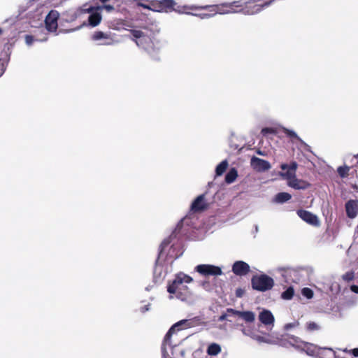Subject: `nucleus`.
Here are the masks:
<instances>
[{
  "label": "nucleus",
  "mask_w": 358,
  "mask_h": 358,
  "mask_svg": "<svg viewBox=\"0 0 358 358\" xmlns=\"http://www.w3.org/2000/svg\"><path fill=\"white\" fill-rule=\"evenodd\" d=\"M227 165H228V164H227V161L225 160V164H224L225 169L227 168Z\"/></svg>",
  "instance_id": "603ef678"
},
{
  "label": "nucleus",
  "mask_w": 358,
  "mask_h": 358,
  "mask_svg": "<svg viewBox=\"0 0 358 358\" xmlns=\"http://www.w3.org/2000/svg\"><path fill=\"white\" fill-rule=\"evenodd\" d=\"M223 5L218 6V5H213V6H206L205 7H199L201 9H203L206 10L207 12L202 13L199 14V15L202 17H210L213 15H215L217 13L222 14ZM192 9H198L199 7H192Z\"/></svg>",
  "instance_id": "2eb2a0df"
},
{
  "label": "nucleus",
  "mask_w": 358,
  "mask_h": 358,
  "mask_svg": "<svg viewBox=\"0 0 358 358\" xmlns=\"http://www.w3.org/2000/svg\"><path fill=\"white\" fill-rule=\"evenodd\" d=\"M177 3L174 0H151L152 11L158 13H171L176 11Z\"/></svg>",
  "instance_id": "20e7f679"
},
{
  "label": "nucleus",
  "mask_w": 358,
  "mask_h": 358,
  "mask_svg": "<svg viewBox=\"0 0 358 358\" xmlns=\"http://www.w3.org/2000/svg\"><path fill=\"white\" fill-rule=\"evenodd\" d=\"M216 176H222L224 173V161L220 162L216 167Z\"/></svg>",
  "instance_id": "c9c22d12"
},
{
  "label": "nucleus",
  "mask_w": 358,
  "mask_h": 358,
  "mask_svg": "<svg viewBox=\"0 0 358 358\" xmlns=\"http://www.w3.org/2000/svg\"><path fill=\"white\" fill-rule=\"evenodd\" d=\"M257 153L258 155H262V156H264V152H262V151H261L260 150H258L257 151Z\"/></svg>",
  "instance_id": "de8ad7c7"
},
{
  "label": "nucleus",
  "mask_w": 358,
  "mask_h": 358,
  "mask_svg": "<svg viewBox=\"0 0 358 358\" xmlns=\"http://www.w3.org/2000/svg\"><path fill=\"white\" fill-rule=\"evenodd\" d=\"M92 10H93V8H92V7H91V8L88 10V12H90V11H92Z\"/></svg>",
  "instance_id": "864d4df0"
},
{
  "label": "nucleus",
  "mask_w": 358,
  "mask_h": 358,
  "mask_svg": "<svg viewBox=\"0 0 358 358\" xmlns=\"http://www.w3.org/2000/svg\"><path fill=\"white\" fill-rule=\"evenodd\" d=\"M258 318L260 322L266 327L268 331L272 330L274 327L275 317L270 310L263 309L259 313Z\"/></svg>",
  "instance_id": "1a4fd4ad"
},
{
  "label": "nucleus",
  "mask_w": 358,
  "mask_h": 358,
  "mask_svg": "<svg viewBox=\"0 0 358 358\" xmlns=\"http://www.w3.org/2000/svg\"><path fill=\"white\" fill-rule=\"evenodd\" d=\"M237 177V171L234 168L231 169L227 175H225V183L231 184L234 182Z\"/></svg>",
  "instance_id": "bb28decb"
},
{
  "label": "nucleus",
  "mask_w": 358,
  "mask_h": 358,
  "mask_svg": "<svg viewBox=\"0 0 358 358\" xmlns=\"http://www.w3.org/2000/svg\"><path fill=\"white\" fill-rule=\"evenodd\" d=\"M138 6L142 7L143 8L152 10V8L151 7V1H150L149 4H145L143 3H138Z\"/></svg>",
  "instance_id": "ea45409f"
},
{
  "label": "nucleus",
  "mask_w": 358,
  "mask_h": 358,
  "mask_svg": "<svg viewBox=\"0 0 358 358\" xmlns=\"http://www.w3.org/2000/svg\"><path fill=\"white\" fill-rule=\"evenodd\" d=\"M338 350L342 351L345 354V357L340 358H355L358 357V348L348 350V348H338Z\"/></svg>",
  "instance_id": "393cba45"
},
{
  "label": "nucleus",
  "mask_w": 358,
  "mask_h": 358,
  "mask_svg": "<svg viewBox=\"0 0 358 358\" xmlns=\"http://www.w3.org/2000/svg\"><path fill=\"white\" fill-rule=\"evenodd\" d=\"M91 38L95 41L103 40L104 41L101 43L100 45H110L113 43V39L110 33H105L101 31H94L92 35Z\"/></svg>",
  "instance_id": "dca6fc26"
},
{
  "label": "nucleus",
  "mask_w": 358,
  "mask_h": 358,
  "mask_svg": "<svg viewBox=\"0 0 358 358\" xmlns=\"http://www.w3.org/2000/svg\"><path fill=\"white\" fill-rule=\"evenodd\" d=\"M289 187L295 189H305L309 187V183L303 180L295 177L290 182H287Z\"/></svg>",
  "instance_id": "4be33fe9"
},
{
  "label": "nucleus",
  "mask_w": 358,
  "mask_h": 358,
  "mask_svg": "<svg viewBox=\"0 0 358 358\" xmlns=\"http://www.w3.org/2000/svg\"><path fill=\"white\" fill-rule=\"evenodd\" d=\"M350 289L353 292L358 294V286H357V285H352L351 287H350Z\"/></svg>",
  "instance_id": "a18cd8bd"
},
{
  "label": "nucleus",
  "mask_w": 358,
  "mask_h": 358,
  "mask_svg": "<svg viewBox=\"0 0 358 358\" xmlns=\"http://www.w3.org/2000/svg\"><path fill=\"white\" fill-rule=\"evenodd\" d=\"M101 21V15L99 13H92L88 17L89 24L92 27L97 26Z\"/></svg>",
  "instance_id": "b1692460"
},
{
  "label": "nucleus",
  "mask_w": 358,
  "mask_h": 358,
  "mask_svg": "<svg viewBox=\"0 0 358 358\" xmlns=\"http://www.w3.org/2000/svg\"><path fill=\"white\" fill-rule=\"evenodd\" d=\"M301 294L308 299H311L314 296L313 291L308 287L303 288L301 289Z\"/></svg>",
  "instance_id": "473e14b6"
},
{
  "label": "nucleus",
  "mask_w": 358,
  "mask_h": 358,
  "mask_svg": "<svg viewBox=\"0 0 358 358\" xmlns=\"http://www.w3.org/2000/svg\"><path fill=\"white\" fill-rule=\"evenodd\" d=\"M282 131L287 137L290 138L291 139H296L299 141H302V140L299 137L294 131L284 127L282 128Z\"/></svg>",
  "instance_id": "c756f323"
},
{
  "label": "nucleus",
  "mask_w": 358,
  "mask_h": 358,
  "mask_svg": "<svg viewBox=\"0 0 358 358\" xmlns=\"http://www.w3.org/2000/svg\"><path fill=\"white\" fill-rule=\"evenodd\" d=\"M251 284L254 289L266 292L273 288L274 280L266 274L256 275L252 278Z\"/></svg>",
  "instance_id": "f03ea898"
},
{
  "label": "nucleus",
  "mask_w": 358,
  "mask_h": 358,
  "mask_svg": "<svg viewBox=\"0 0 358 358\" xmlns=\"http://www.w3.org/2000/svg\"><path fill=\"white\" fill-rule=\"evenodd\" d=\"M251 166L259 172L266 171L271 169V164L268 161L257 157H252L250 160Z\"/></svg>",
  "instance_id": "ddd939ff"
},
{
  "label": "nucleus",
  "mask_w": 358,
  "mask_h": 358,
  "mask_svg": "<svg viewBox=\"0 0 358 358\" xmlns=\"http://www.w3.org/2000/svg\"><path fill=\"white\" fill-rule=\"evenodd\" d=\"M201 318L200 317H195L192 319L180 320L176 323L175 325H177V330L178 331L182 329L196 327L201 324Z\"/></svg>",
  "instance_id": "a211bd4d"
},
{
  "label": "nucleus",
  "mask_w": 358,
  "mask_h": 358,
  "mask_svg": "<svg viewBox=\"0 0 358 358\" xmlns=\"http://www.w3.org/2000/svg\"><path fill=\"white\" fill-rule=\"evenodd\" d=\"M195 271L203 276H217L222 274V268L211 264H199L195 267Z\"/></svg>",
  "instance_id": "423d86ee"
},
{
  "label": "nucleus",
  "mask_w": 358,
  "mask_h": 358,
  "mask_svg": "<svg viewBox=\"0 0 358 358\" xmlns=\"http://www.w3.org/2000/svg\"><path fill=\"white\" fill-rule=\"evenodd\" d=\"M243 13L245 15H255L261 12L264 8L269 6L272 1H268L263 4H257L254 6H248L247 2H243Z\"/></svg>",
  "instance_id": "f8f14e48"
},
{
  "label": "nucleus",
  "mask_w": 358,
  "mask_h": 358,
  "mask_svg": "<svg viewBox=\"0 0 358 358\" xmlns=\"http://www.w3.org/2000/svg\"><path fill=\"white\" fill-rule=\"evenodd\" d=\"M350 169L348 166H339L337 169V172L341 178H346L348 176Z\"/></svg>",
  "instance_id": "2f4dec72"
},
{
  "label": "nucleus",
  "mask_w": 358,
  "mask_h": 358,
  "mask_svg": "<svg viewBox=\"0 0 358 358\" xmlns=\"http://www.w3.org/2000/svg\"><path fill=\"white\" fill-rule=\"evenodd\" d=\"M243 2L242 1H235L230 3H225V15L236 13H243Z\"/></svg>",
  "instance_id": "aec40b11"
},
{
  "label": "nucleus",
  "mask_w": 358,
  "mask_h": 358,
  "mask_svg": "<svg viewBox=\"0 0 358 358\" xmlns=\"http://www.w3.org/2000/svg\"><path fill=\"white\" fill-rule=\"evenodd\" d=\"M219 320L220 321H222L224 320V313L222 314L220 317H219Z\"/></svg>",
  "instance_id": "09e8293b"
},
{
  "label": "nucleus",
  "mask_w": 358,
  "mask_h": 358,
  "mask_svg": "<svg viewBox=\"0 0 358 358\" xmlns=\"http://www.w3.org/2000/svg\"><path fill=\"white\" fill-rule=\"evenodd\" d=\"M352 188L358 193V178L355 180L352 185Z\"/></svg>",
  "instance_id": "c03bdc74"
},
{
  "label": "nucleus",
  "mask_w": 358,
  "mask_h": 358,
  "mask_svg": "<svg viewBox=\"0 0 358 358\" xmlns=\"http://www.w3.org/2000/svg\"><path fill=\"white\" fill-rule=\"evenodd\" d=\"M294 294V290L292 287H289L281 294V297L285 300H290Z\"/></svg>",
  "instance_id": "7c9ffc66"
},
{
  "label": "nucleus",
  "mask_w": 358,
  "mask_h": 358,
  "mask_svg": "<svg viewBox=\"0 0 358 358\" xmlns=\"http://www.w3.org/2000/svg\"><path fill=\"white\" fill-rule=\"evenodd\" d=\"M292 198L291 194L287 192H280L275 195L274 201L278 203H282L289 201Z\"/></svg>",
  "instance_id": "a878e982"
},
{
  "label": "nucleus",
  "mask_w": 358,
  "mask_h": 358,
  "mask_svg": "<svg viewBox=\"0 0 358 358\" xmlns=\"http://www.w3.org/2000/svg\"><path fill=\"white\" fill-rule=\"evenodd\" d=\"M208 208V203H207L205 194H202L198 196L192 203L190 206L189 212L193 213H201L206 210Z\"/></svg>",
  "instance_id": "6e6552de"
},
{
  "label": "nucleus",
  "mask_w": 358,
  "mask_h": 358,
  "mask_svg": "<svg viewBox=\"0 0 358 358\" xmlns=\"http://www.w3.org/2000/svg\"><path fill=\"white\" fill-rule=\"evenodd\" d=\"M345 211L347 216L350 219H355L358 215V201L350 199L346 202Z\"/></svg>",
  "instance_id": "6ab92c4d"
},
{
  "label": "nucleus",
  "mask_w": 358,
  "mask_h": 358,
  "mask_svg": "<svg viewBox=\"0 0 358 358\" xmlns=\"http://www.w3.org/2000/svg\"><path fill=\"white\" fill-rule=\"evenodd\" d=\"M251 1H253V2H257V1H258L259 0H251Z\"/></svg>",
  "instance_id": "5fc2aeb1"
},
{
  "label": "nucleus",
  "mask_w": 358,
  "mask_h": 358,
  "mask_svg": "<svg viewBox=\"0 0 358 358\" xmlns=\"http://www.w3.org/2000/svg\"><path fill=\"white\" fill-rule=\"evenodd\" d=\"M298 164L296 162H292L289 165L287 164H282L280 168L282 170H287L286 172H280L279 176L283 179L287 180V182H290L292 179L296 177V171L297 169Z\"/></svg>",
  "instance_id": "0eeeda50"
},
{
  "label": "nucleus",
  "mask_w": 358,
  "mask_h": 358,
  "mask_svg": "<svg viewBox=\"0 0 358 358\" xmlns=\"http://www.w3.org/2000/svg\"><path fill=\"white\" fill-rule=\"evenodd\" d=\"M3 33V29L0 28V36L2 35Z\"/></svg>",
  "instance_id": "3c124183"
},
{
  "label": "nucleus",
  "mask_w": 358,
  "mask_h": 358,
  "mask_svg": "<svg viewBox=\"0 0 358 358\" xmlns=\"http://www.w3.org/2000/svg\"><path fill=\"white\" fill-rule=\"evenodd\" d=\"M316 358H340V355H336V351L331 348H320Z\"/></svg>",
  "instance_id": "412c9836"
},
{
  "label": "nucleus",
  "mask_w": 358,
  "mask_h": 358,
  "mask_svg": "<svg viewBox=\"0 0 358 358\" xmlns=\"http://www.w3.org/2000/svg\"><path fill=\"white\" fill-rule=\"evenodd\" d=\"M10 49H11V45L10 44L6 43L4 45L3 51H4L5 54L6 55V56H8L10 53Z\"/></svg>",
  "instance_id": "a19ab883"
},
{
  "label": "nucleus",
  "mask_w": 358,
  "mask_h": 358,
  "mask_svg": "<svg viewBox=\"0 0 358 358\" xmlns=\"http://www.w3.org/2000/svg\"><path fill=\"white\" fill-rule=\"evenodd\" d=\"M307 329L310 331H318L320 329V327L314 322H309L307 323Z\"/></svg>",
  "instance_id": "72a5a7b5"
},
{
  "label": "nucleus",
  "mask_w": 358,
  "mask_h": 358,
  "mask_svg": "<svg viewBox=\"0 0 358 358\" xmlns=\"http://www.w3.org/2000/svg\"><path fill=\"white\" fill-rule=\"evenodd\" d=\"M290 343L292 346L296 349L304 351L307 355L317 357V354L319 351L320 348L317 345L304 342L296 337H292Z\"/></svg>",
  "instance_id": "39448f33"
},
{
  "label": "nucleus",
  "mask_w": 358,
  "mask_h": 358,
  "mask_svg": "<svg viewBox=\"0 0 358 358\" xmlns=\"http://www.w3.org/2000/svg\"><path fill=\"white\" fill-rule=\"evenodd\" d=\"M271 130V129H269V128H264V129H262V132L263 134H265V133H267V132L270 131Z\"/></svg>",
  "instance_id": "49530a36"
},
{
  "label": "nucleus",
  "mask_w": 358,
  "mask_h": 358,
  "mask_svg": "<svg viewBox=\"0 0 358 358\" xmlns=\"http://www.w3.org/2000/svg\"><path fill=\"white\" fill-rule=\"evenodd\" d=\"M296 213L302 220L308 224L313 227H319L320 225V222L317 216L310 211L306 210H298Z\"/></svg>",
  "instance_id": "9b49d317"
},
{
  "label": "nucleus",
  "mask_w": 358,
  "mask_h": 358,
  "mask_svg": "<svg viewBox=\"0 0 358 358\" xmlns=\"http://www.w3.org/2000/svg\"><path fill=\"white\" fill-rule=\"evenodd\" d=\"M354 278V272L349 271L342 275V279L346 282H350Z\"/></svg>",
  "instance_id": "f704fd0d"
},
{
  "label": "nucleus",
  "mask_w": 358,
  "mask_h": 358,
  "mask_svg": "<svg viewBox=\"0 0 358 358\" xmlns=\"http://www.w3.org/2000/svg\"><path fill=\"white\" fill-rule=\"evenodd\" d=\"M192 278L184 273H179L176 275L175 279L169 283L167 291L170 294H176V297L185 300L189 294V288L184 283H190Z\"/></svg>",
  "instance_id": "f257e3e1"
},
{
  "label": "nucleus",
  "mask_w": 358,
  "mask_h": 358,
  "mask_svg": "<svg viewBox=\"0 0 358 358\" xmlns=\"http://www.w3.org/2000/svg\"><path fill=\"white\" fill-rule=\"evenodd\" d=\"M131 34H132L133 38L132 40L135 41L136 44L145 50H146L149 53L148 47L150 45L152 50L155 51V49L153 47V43L151 38L146 36L143 31L141 30L137 29H131Z\"/></svg>",
  "instance_id": "7ed1b4c3"
},
{
  "label": "nucleus",
  "mask_w": 358,
  "mask_h": 358,
  "mask_svg": "<svg viewBox=\"0 0 358 358\" xmlns=\"http://www.w3.org/2000/svg\"><path fill=\"white\" fill-rule=\"evenodd\" d=\"M299 325V323L297 322H294L291 323L286 324L285 325V329L287 331L290 330L292 328H294Z\"/></svg>",
  "instance_id": "4c0bfd02"
},
{
  "label": "nucleus",
  "mask_w": 358,
  "mask_h": 358,
  "mask_svg": "<svg viewBox=\"0 0 358 358\" xmlns=\"http://www.w3.org/2000/svg\"><path fill=\"white\" fill-rule=\"evenodd\" d=\"M59 14L57 10H52L47 15L45 19V28L48 31L54 32L56 31L58 28V19Z\"/></svg>",
  "instance_id": "9d476101"
},
{
  "label": "nucleus",
  "mask_w": 358,
  "mask_h": 358,
  "mask_svg": "<svg viewBox=\"0 0 358 358\" xmlns=\"http://www.w3.org/2000/svg\"><path fill=\"white\" fill-rule=\"evenodd\" d=\"M176 330H177V325L173 324L169 329L167 333L166 334V335H165V336L164 338V341H163L164 344H169V345H170L171 336L176 332Z\"/></svg>",
  "instance_id": "c85d7f7f"
},
{
  "label": "nucleus",
  "mask_w": 358,
  "mask_h": 358,
  "mask_svg": "<svg viewBox=\"0 0 358 358\" xmlns=\"http://www.w3.org/2000/svg\"><path fill=\"white\" fill-rule=\"evenodd\" d=\"M221 352V347L216 343H211L207 349V353L209 355H217Z\"/></svg>",
  "instance_id": "cd10ccee"
},
{
  "label": "nucleus",
  "mask_w": 358,
  "mask_h": 358,
  "mask_svg": "<svg viewBox=\"0 0 358 358\" xmlns=\"http://www.w3.org/2000/svg\"><path fill=\"white\" fill-rule=\"evenodd\" d=\"M169 243H170V241L169 240H164V241H162V243L159 245V256L163 252V250L169 245Z\"/></svg>",
  "instance_id": "e433bc0d"
},
{
  "label": "nucleus",
  "mask_w": 358,
  "mask_h": 358,
  "mask_svg": "<svg viewBox=\"0 0 358 358\" xmlns=\"http://www.w3.org/2000/svg\"><path fill=\"white\" fill-rule=\"evenodd\" d=\"M232 271L236 275H245L250 271V266L243 261H236L232 266Z\"/></svg>",
  "instance_id": "f3484780"
},
{
  "label": "nucleus",
  "mask_w": 358,
  "mask_h": 358,
  "mask_svg": "<svg viewBox=\"0 0 358 358\" xmlns=\"http://www.w3.org/2000/svg\"><path fill=\"white\" fill-rule=\"evenodd\" d=\"M236 314L247 322H252L255 319V315L252 311H237Z\"/></svg>",
  "instance_id": "5701e85b"
},
{
  "label": "nucleus",
  "mask_w": 358,
  "mask_h": 358,
  "mask_svg": "<svg viewBox=\"0 0 358 358\" xmlns=\"http://www.w3.org/2000/svg\"><path fill=\"white\" fill-rule=\"evenodd\" d=\"M243 333L245 335L250 336L252 339L257 341L259 343H268V344L274 343V341L270 338V335L268 334L262 336L253 331L247 330V329H243Z\"/></svg>",
  "instance_id": "4468645a"
},
{
  "label": "nucleus",
  "mask_w": 358,
  "mask_h": 358,
  "mask_svg": "<svg viewBox=\"0 0 358 358\" xmlns=\"http://www.w3.org/2000/svg\"><path fill=\"white\" fill-rule=\"evenodd\" d=\"M104 8L108 11H112L114 10V6L112 5H105Z\"/></svg>",
  "instance_id": "37998d69"
},
{
  "label": "nucleus",
  "mask_w": 358,
  "mask_h": 358,
  "mask_svg": "<svg viewBox=\"0 0 358 358\" xmlns=\"http://www.w3.org/2000/svg\"><path fill=\"white\" fill-rule=\"evenodd\" d=\"M101 3H104L107 1H108L109 0H99Z\"/></svg>",
  "instance_id": "8fccbe9b"
},
{
  "label": "nucleus",
  "mask_w": 358,
  "mask_h": 358,
  "mask_svg": "<svg viewBox=\"0 0 358 358\" xmlns=\"http://www.w3.org/2000/svg\"><path fill=\"white\" fill-rule=\"evenodd\" d=\"M244 294V290L241 288H238L236 290V295L237 297H242Z\"/></svg>",
  "instance_id": "79ce46f5"
},
{
  "label": "nucleus",
  "mask_w": 358,
  "mask_h": 358,
  "mask_svg": "<svg viewBox=\"0 0 358 358\" xmlns=\"http://www.w3.org/2000/svg\"><path fill=\"white\" fill-rule=\"evenodd\" d=\"M24 39L28 45H31L34 41V36L28 34L25 36Z\"/></svg>",
  "instance_id": "58836bf2"
}]
</instances>
